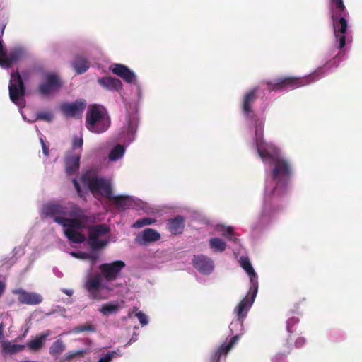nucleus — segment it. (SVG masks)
<instances>
[{"label":"nucleus","instance_id":"dca6fc26","mask_svg":"<svg viewBox=\"0 0 362 362\" xmlns=\"http://www.w3.org/2000/svg\"><path fill=\"white\" fill-rule=\"evenodd\" d=\"M86 105L85 100H80L71 103H64L62 105L61 109L66 116L74 117L82 114Z\"/></svg>","mask_w":362,"mask_h":362},{"label":"nucleus","instance_id":"49530a36","mask_svg":"<svg viewBox=\"0 0 362 362\" xmlns=\"http://www.w3.org/2000/svg\"><path fill=\"white\" fill-rule=\"evenodd\" d=\"M305 344V339L303 337H298L295 341V346L297 348L302 347Z\"/></svg>","mask_w":362,"mask_h":362},{"label":"nucleus","instance_id":"a211bd4d","mask_svg":"<svg viewBox=\"0 0 362 362\" xmlns=\"http://www.w3.org/2000/svg\"><path fill=\"white\" fill-rule=\"evenodd\" d=\"M258 87L253 88L247 92L243 98L242 103V110L245 116L252 118V105L257 99Z\"/></svg>","mask_w":362,"mask_h":362},{"label":"nucleus","instance_id":"0eeeda50","mask_svg":"<svg viewBox=\"0 0 362 362\" xmlns=\"http://www.w3.org/2000/svg\"><path fill=\"white\" fill-rule=\"evenodd\" d=\"M81 181L88 185L90 191L95 197L100 194L109 199L112 194L110 183L103 177L93 176L90 178L88 174H84L81 177Z\"/></svg>","mask_w":362,"mask_h":362},{"label":"nucleus","instance_id":"cd10ccee","mask_svg":"<svg viewBox=\"0 0 362 362\" xmlns=\"http://www.w3.org/2000/svg\"><path fill=\"white\" fill-rule=\"evenodd\" d=\"M72 66L78 74H81L88 70L89 68V63L84 57L77 56L73 61Z\"/></svg>","mask_w":362,"mask_h":362},{"label":"nucleus","instance_id":"a19ab883","mask_svg":"<svg viewBox=\"0 0 362 362\" xmlns=\"http://www.w3.org/2000/svg\"><path fill=\"white\" fill-rule=\"evenodd\" d=\"M299 322L298 317H291L287 321V331L290 333L293 332L292 327Z\"/></svg>","mask_w":362,"mask_h":362},{"label":"nucleus","instance_id":"393cba45","mask_svg":"<svg viewBox=\"0 0 362 362\" xmlns=\"http://www.w3.org/2000/svg\"><path fill=\"white\" fill-rule=\"evenodd\" d=\"M127 120V134L128 138L132 140L134 138V134L137 129L138 117L136 114H128L126 117Z\"/></svg>","mask_w":362,"mask_h":362},{"label":"nucleus","instance_id":"13d9d810","mask_svg":"<svg viewBox=\"0 0 362 362\" xmlns=\"http://www.w3.org/2000/svg\"><path fill=\"white\" fill-rule=\"evenodd\" d=\"M105 288H107V286L105 285ZM107 290L108 291H110V288H107Z\"/></svg>","mask_w":362,"mask_h":362},{"label":"nucleus","instance_id":"20e7f679","mask_svg":"<svg viewBox=\"0 0 362 362\" xmlns=\"http://www.w3.org/2000/svg\"><path fill=\"white\" fill-rule=\"evenodd\" d=\"M322 75V68L315 70L312 74L303 76H287L276 78L274 81H266L269 91L284 90L286 88H298L317 81Z\"/></svg>","mask_w":362,"mask_h":362},{"label":"nucleus","instance_id":"37998d69","mask_svg":"<svg viewBox=\"0 0 362 362\" xmlns=\"http://www.w3.org/2000/svg\"><path fill=\"white\" fill-rule=\"evenodd\" d=\"M52 117H53V115L50 112H40V113L37 114L38 119H42L45 121H47V122L51 121Z\"/></svg>","mask_w":362,"mask_h":362},{"label":"nucleus","instance_id":"603ef678","mask_svg":"<svg viewBox=\"0 0 362 362\" xmlns=\"http://www.w3.org/2000/svg\"><path fill=\"white\" fill-rule=\"evenodd\" d=\"M74 187H75L76 191L78 192V193L79 194L81 192V186H80V185L78 184V185L74 186Z\"/></svg>","mask_w":362,"mask_h":362},{"label":"nucleus","instance_id":"6e6552de","mask_svg":"<svg viewBox=\"0 0 362 362\" xmlns=\"http://www.w3.org/2000/svg\"><path fill=\"white\" fill-rule=\"evenodd\" d=\"M62 85L63 82L58 74L46 73L44 75L43 81L37 87V91L43 96H48L58 92Z\"/></svg>","mask_w":362,"mask_h":362},{"label":"nucleus","instance_id":"6e6d98bb","mask_svg":"<svg viewBox=\"0 0 362 362\" xmlns=\"http://www.w3.org/2000/svg\"><path fill=\"white\" fill-rule=\"evenodd\" d=\"M21 362H36V361L25 360V361H22Z\"/></svg>","mask_w":362,"mask_h":362},{"label":"nucleus","instance_id":"7c9ffc66","mask_svg":"<svg viewBox=\"0 0 362 362\" xmlns=\"http://www.w3.org/2000/svg\"><path fill=\"white\" fill-rule=\"evenodd\" d=\"M66 216H69L71 218H81L83 221H88V219L86 211L76 205H72L70 209L68 208Z\"/></svg>","mask_w":362,"mask_h":362},{"label":"nucleus","instance_id":"5701e85b","mask_svg":"<svg viewBox=\"0 0 362 362\" xmlns=\"http://www.w3.org/2000/svg\"><path fill=\"white\" fill-rule=\"evenodd\" d=\"M167 228L173 235L181 234L185 228V218L177 216L167 221Z\"/></svg>","mask_w":362,"mask_h":362},{"label":"nucleus","instance_id":"4468645a","mask_svg":"<svg viewBox=\"0 0 362 362\" xmlns=\"http://www.w3.org/2000/svg\"><path fill=\"white\" fill-rule=\"evenodd\" d=\"M12 293L18 296V300L21 304L36 305L42 301V296L35 292H28L22 288H17L13 290Z\"/></svg>","mask_w":362,"mask_h":362},{"label":"nucleus","instance_id":"9d476101","mask_svg":"<svg viewBox=\"0 0 362 362\" xmlns=\"http://www.w3.org/2000/svg\"><path fill=\"white\" fill-rule=\"evenodd\" d=\"M8 90L10 99L16 104L25 93V86L18 70L11 74Z\"/></svg>","mask_w":362,"mask_h":362},{"label":"nucleus","instance_id":"2eb2a0df","mask_svg":"<svg viewBox=\"0 0 362 362\" xmlns=\"http://www.w3.org/2000/svg\"><path fill=\"white\" fill-rule=\"evenodd\" d=\"M110 70L127 83H133L136 82V75L134 71L124 64H114L110 67Z\"/></svg>","mask_w":362,"mask_h":362},{"label":"nucleus","instance_id":"e433bc0d","mask_svg":"<svg viewBox=\"0 0 362 362\" xmlns=\"http://www.w3.org/2000/svg\"><path fill=\"white\" fill-rule=\"evenodd\" d=\"M119 310V306L117 305L107 303L104 304L100 311L104 315H107L111 313H115Z\"/></svg>","mask_w":362,"mask_h":362},{"label":"nucleus","instance_id":"f257e3e1","mask_svg":"<svg viewBox=\"0 0 362 362\" xmlns=\"http://www.w3.org/2000/svg\"><path fill=\"white\" fill-rule=\"evenodd\" d=\"M125 266L124 262L122 260L101 264L99 266L100 273L88 277L84 282L83 287L88 292L90 297L94 300L100 299L98 291L102 288H105V284H103V279L107 282L115 281L119 277Z\"/></svg>","mask_w":362,"mask_h":362},{"label":"nucleus","instance_id":"5fc2aeb1","mask_svg":"<svg viewBox=\"0 0 362 362\" xmlns=\"http://www.w3.org/2000/svg\"><path fill=\"white\" fill-rule=\"evenodd\" d=\"M73 183H74V186H76L79 184L76 179L73 180Z\"/></svg>","mask_w":362,"mask_h":362},{"label":"nucleus","instance_id":"de8ad7c7","mask_svg":"<svg viewBox=\"0 0 362 362\" xmlns=\"http://www.w3.org/2000/svg\"><path fill=\"white\" fill-rule=\"evenodd\" d=\"M40 142H41V144H42V151H43V153L45 155V156H48L49 155V148L46 146L45 141H43L42 139H40Z\"/></svg>","mask_w":362,"mask_h":362},{"label":"nucleus","instance_id":"473e14b6","mask_svg":"<svg viewBox=\"0 0 362 362\" xmlns=\"http://www.w3.org/2000/svg\"><path fill=\"white\" fill-rule=\"evenodd\" d=\"M209 246L211 249L216 252H223L226 248V243L218 238H213L209 240Z\"/></svg>","mask_w":362,"mask_h":362},{"label":"nucleus","instance_id":"8fccbe9b","mask_svg":"<svg viewBox=\"0 0 362 362\" xmlns=\"http://www.w3.org/2000/svg\"><path fill=\"white\" fill-rule=\"evenodd\" d=\"M62 291L67 296H71L73 294V291L69 289H63Z\"/></svg>","mask_w":362,"mask_h":362},{"label":"nucleus","instance_id":"4c0bfd02","mask_svg":"<svg viewBox=\"0 0 362 362\" xmlns=\"http://www.w3.org/2000/svg\"><path fill=\"white\" fill-rule=\"evenodd\" d=\"M218 230L221 231L222 235L229 240L235 241L237 240L236 238H234V231L232 227L221 226L218 228Z\"/></svg>","mask_w":362,"mask_h":362},{"label":"nucleus","instance_id":"ddd939ff","mask_svg":"<svg viewBox=\"0 0 362 362\" xmlns=\"http://www.w3.org/2000/svg\"><path fill=\"white\" fill-rule=\"evenodd\" d=\"M192 263L199 272L204 275L210 274L214 269L213 259L202 254L194 255Z\"/></svg>","mask_w":362,"mask_h":362},{"label":"nucleus","instance_id":"423d86ee","mask_svg":"<svg viewBox=\"0 0 362 362\" xmlns=\"http://www.w3.org/2000/svg\"><path fill=\"white\" fill-rule=\"evenodd\" d=\"M273 163L272 179L277 180V183L272 194L273 195H281L286 191L287 181L292 174V168L289 162L283 158H276Z\"/></svg>","mask_w":362,"mask_h":362},{"label":"nucleus","instance_id":"4be33fe9","mask_svg":"<svg viewBox=\"0 0 362 362\" xmlns=\"http://www.w3.org/2000/svg\"><path fill=\"white\" fill-rule=\"evenodd\" d=\"M49 330L37 335L35 339L27 342V347L33 352L39 351L45 345L47 338L50 335Z\"/></svg>","mask_w":362,"mask_h":362},{"label":"nucleus","instance_id":"864d4df0","mask_svg":"<svg viewBox=\"0 0 362 362\" xmlns=\"http://www.w3.org/2000/svg\"><path fill=\"white\" fill-rule=\"evenodd\" d=\"M6 23H4L3 25H2V28H1V34L4 33V29L6 28Z\"/></svg>","mask_w":362,"mask_h":362},{"label":"nucleus","instance_id":"c9c22d12","mask_svg":"<svg viewBox=\"0 0 362 362\" xmlns=\"http://www.w3.org/2000/svg\"><path fill=\"white\" fill-rule=\"evenodd\" d=\"M86 354V351L84 349L78 351H70L66 353L64 356V361H71L72 359L83 358Z\"/></svg>","mask_w":362,"mask_h":362},{"label":"nucleus","instance_id":"f8f14e48","mask_svg":"<svg viewBox=\"0 0 362 362\" xmlns=\"http://www.w3.org/2000/svg\"><path fill=\"white\" fill-rule=\"evenodd\" d=\"M256 147L258 155L264 162L267 160L274 161L278 158V149L272 144L266 143L262 139H258L256 141Z\"/></svg>","mask_w":362,"mask_h":362},{"label":"nucleus","instance_id":"39448f33","mask_svg":"<svg viewBox=\"0 0 362 362\" xmlns=\"http://www.w3.org/2000/svg\"><path fill=\"white\" fill-rule=\"evenodd\" d=\"M110 125V118L105 110L94 105L90 107L86 116V127L91 132L100 134Z\"/></svg>","mask_w":362,"mask_h":362},{"label":"nucleus","instance_id":"79ce46f5","mask_svg":"<svg viewBox=\"0 0 362 362\" xmlns=\"http://www.w3.org/2000/svg\"><path fill=\"white\" fill-rule=\"evenodd\" d=\"M136 316L139 319L140 323L144 326L148 324V319L147 316L141 311L138 312L136 313Z\"/></svg>","mask_w":362,"mask_h":362},{"label":"nucleus","instance_id":"72a5a7b5","mask_svg":"<svg viewBox=\"0 0 362 362\" xmlns=\"http://www.w3.org/2000/svg\"><path fill=\"white\" fill-rule=\"evenodd\" d=\"M124 151L125 149L123 146L117 144L112 149L108 158L110 160H117L123 156Z\"/></svg>","mask_w":362,"mask_h":362},{"label":"nucleus","instance_id":"ea45409f","mask_svg":"<svg viewBox=\"0 0 362 362\" xmlns=\"http://www.w3.org/2000/svg\"><path fill=\"white\" fill-rule=\"evenodd\" d=\"M154 222H156L155 219H153L151 218H144L137 220L134 223V226L136 227V228H141V227L147 226V225H151V224L153 223Z\"/></svg>","mask_w":362,"mask_h":362},{"label":"nucleus","instance_id":"2f4dec72","mask_svg":"<svg viewBox=\"0 0 362 362\" xmlns=\"http://www.w3.org/2000/svg\"><path fill=\"white\" fill-rule=\"evenodd\" d=\"M66 346L62 339H57L49 347V354L57 358L65 350Z\"/></svg>","mask_w":362,"mask_h":362},{"label":"nucleus","instance_id":"f03ea898","mask_svg":"<svg viewBox=\"0 0 362 362\" xmlns=\"http://www.w3.org/2000/svg\"><path fill=\"white\" fill-rule=\"evenodd\" d=\"M329 10L334 37L339 41V48L342 49L346 45L349 13L343 0H330Z\"/></svg>","mask_w":362,"mask_h":362},{"label":"nucleus","instance_id":"58836bf2","mask_svg":"<svg viewBox=\"0 0 362 362\" xmlns=\"http://www.w3.org/2000/svg\"><path fill=\"white\" fill-rule=\"evenodd\" d=\"M255 135H256V141L258 139H263V132H264V122L259 119H255Z\"/></svg>","mask_w":362,"mask_h":362},{"label":"nucleus","instance_id":"bb28decb","mask_svg":"<svg viewBox=\"0 0 362 362\" xmlns=\"http://www.w3.org/2000/svg\"><path fill=\"white\" fill-rule=\"evenodd\" d=\"M109 199L114 202L117 209H125L132 205L131 198L127 196H114L112 194Z\"/></svg>","mask_w":362,"mask_h":362},{"label":"nucleus","instance_id":"09e8293b","mask_svg":"<svg viewBox=\"0 0 362 362\" xmlns=\"http://www.w3.org/2000/svg\"><path fill=\"white\" fill-rule=\"evenodd\" d=\"M6 289V284L0 280V296L3 295Z\"/></svg>","mask_w":362,"mask_h":362},{"label":"nucleus","instance_id":"412c9836","mask_svg":"<svg viewBox=\"0 0 362 362\" xmlns=\"http://www.w3.org/2000/svg\"><path fill=\"white\" fill-rule=\"evenodd\" d=\"M81 218H58L56 219V223L61 225L66 228H73L78 230L86 228L85 222Z\"/></svg>","mask_w":362,"mask_h":362},{"label":"nucleus","instance_id":"c756f323","mask_svg":"<svg viewBox=\"0 0 362 362\" xmlns=\"http://www.w3.org/2000/svg\"><path fill=\"white\" fill-rule=\"evenodd\" d=\"M2 350L4 353L8 354H13L22 351L25 349V345L13 344L11 341L6 340L1 343Z\"/></svg>","mask_w":362,"mask_h":362},{"label":"nucleus","instance_id":"f704fd0d","mask_svg":"<svg viewBox=\"0 0 362 362\" xmlns=\"http://www.w3.org/2000/svg\"><path fill=\"white\" fill-rule=\"evenodd\" d=\"M83 332H95L96 328L91 322H87L83 325H78L73 329V332L75 334Z\"/></svg>","mask_w":362,"mask_h":362},{"label":"nucleus","instance_id":"bf43d9fd","mask_svg":"<svg viewBox=\"0 0 362 362\" xmlns=\"http://www.w3.org/2000/svg\"><path fill=\"white\" fill-rule=\"evenodd\" d=\"M105 288H107V286L105 285ZM107 290L108 291H110V288H107Z\"/></svg>","mask_w":362,"mask_h":362},{"label":"nucleus","instance_id":"f3484780","mask_svg":"<svg viewBox=\"0 0 362 362\" xmlns=\"http://www.w3.org/2000/svg\"><path fill=\"white\" fill-rule=\"evenodd\" d=\"M42 212L47 216L53 217L56 222L57 218L66 216L68 207L57 204H47L43 206Z\"/></svg>","mask_w":362,"mask_h":362},{"label":"nucleus","instance_id":"a18cd8bd","mask_svg":"<svg viewBox=\"0 0 362 362\" xmlns=\"http://www.w3.org/2000/svg\"><path fill=\"white\" fill-rule=\"evenodd\" d=\"M113 358L112 353H108L105 356L100 358L98 362H110Z\"/></svg>","mask_w":362,"mask_h":362},{"label":"nucleus","instance_id":"9b49d317","mask_svg":"<svg viewBox=\"0 0 362 362\" xmlns=\"http://www.w3.org/2000/svg\"><path fill=\"white\" fill-rule=\"evenodd\" d=\"M25 56V51L18 48L7 54L4 49L1 41L0 40V66L3 68H10L13 64L22 59Z\"/></svg>","mask_w":362,"mask_h":362},{"label":"nucleus","instance_id":"aec40b11","mask_svg":"<svg viewBox=\"0 0 362 362\" xmlns=\"http://www.w3.org/2000/svg\"><path fill=\"white\" fill-rule=\"evenodd\" d=\"M98 83L105 89L110 91L119 92L122 88V81L112 76L101 77L98 79Z\"/></svg>","mask_w":362,"mask_h":362},{"label":"nucleus","instance_id":"4d7b16f0","mask_svg":"<svg viewBox=\"0 0 362 362\" xmlns=\"http://www.w3.org/2000/svg\"><path fill=\"white\" fill-rule=\"evenodd\" d=\"M71 254H72V255H74V256H75V257H76V256H77V254H76V252H72Z\"/></svg>","mask_w":362,"mask_h":362},{"label":"nucleus","instance_id":"a878e982","mask_svg":"<svg viewBox=\"0 0 362 362\" xmlns=\"http://www.w3.org/2000/svg\"><path fill=\"white\" fill-rule=\"evenodd\" d=\"M80 156L76 155L69 156L65 159L66 173L71 175L79 169Z\"/></svg>","mask_w":362,"mask_h":362},{"label":"nucleus","instance_id":"7ed1b4c3","mask_svg":"<svg viewBox=\"0 0 362 362\" xmlns=\"http://www.w3.org/2000/svg\"><path fill=\"white\" fill-rule=\"evenodd\" d=\"M240 264L248 274L250 280V288L247 296L239 303L235 310L238 320H242L245 317L248 310L255 299L258 290V281L257 275L248 257H240Z\"/></svg>","mask_w":362,"mask_h":362},{"label":"nucleus","instance_id":"3c124183","mask_svg":"<svg viewBox=\"0 0 362 362\" xmlns=\"http://www.w3.org/2000/svg\"><path fill=\"white\" fill-rule=\"evenodd\" d=\"M4 338V333H3V325L2 324L0 325V339Z\"/></svg>","mask_w":362,"mask_h":362},{"label":"nucleus","instance_id":"c03bdc74","mask_svg":"<svg viewBox=\"0 0 362 362\" xmlns=\"http://www.w3.org/2000/svg\"><path fill=\"white\" fill-rule=\"evenodd\" d=\"M83 144V141L82 137H78L76 136L74 138L72 141V148H81Z\"/></svg>","mask_w":362,"mask_h":362},{"label":"nucleus","instance_id":"c85d7f7f","mask_svg":"<svg viewBox=\"0 0 362 362\" xmlns=\"http://www.w3.org/2000/svg\"><path fill=\"white\" fill-rule=\"evenodd\" d=\"M66 237L72 243L80 244L86 240L85 235L78 230L73 228H66L64 230Z\"/></svg>","mask_w":362,"mask_h":362},{"label":"nucleus","instance_id":"6ab92c4d","mask_svg":"<svg viewBox=\"0 0 362 362\" xmlns=\"http://www.w3.org/2000/svg\"><path fill=\"white\" fill-rule=\"evenodd\" d=\"M238 340V335H235L230 338L228 344L224 343L221 344L217 351L211 356V362H219L221 356L226 355Z\"/></svg>","mask_w":362,"mask_h":362},{"label":"nucleus","instance_id":"1a4fd4ad","mask_svg":"<svg viewBox=\"0 0 362 362\" xmlns=\"http://www.w3.org/2000/svg\"><path fill=\"white\" fill-rule=\"evenodd\" d=\"M88 243L93 250H98L107 245L106 240H99V237L107 235L110 232V228L102 223L90 226L88 227Z\"/></svg>","mask_w":362,"mask_h":362},{"label":"nucleus","instance_id":"b1692460","mask_svg":"<svg viewBox=\"0 0 362 362\" xmlns=\"http://www.w3.org/2000/svg\"><path fill=\"white\" fill-rule=\"evenodd\" d=\"M160 238V233L154 229L148 228L144 230L142 235H138L136 241L140 244L157 241Z\"/></svg>","mask_w":362,"mask_h":362}]
</instances>
